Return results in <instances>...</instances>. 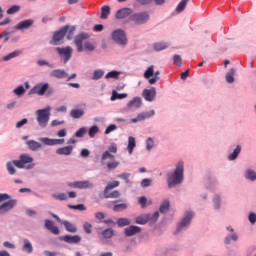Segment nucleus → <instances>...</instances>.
Wrapping results in <instances>:
<instances>
[{
	"mask_svg": "<svg viewBox=\"0 0 256 256\" xmlns=\"http://www.w3.org/2000/svg\"><path fill=\"white\" fill-rule=\"evenodd\" d=\"M183 162H179L176 166L174 173L168 176V187L169 189L175 187L176 185H181L183 183Z\"/></svg>",
	"mask_w": 256,
	"mask_h": 256,
	"instance_id": "1",
	"label": "nucleus"
},
{
	"mask_svg": "<svg viewBox=\"0 0 256 256\" xmlns=\"http://www.w3.org/2000/svg\"><path fill=\"white\" fill-rule=\"evenodd\" d=\"M13 165L18 169H33V157L29 154H20L19 160H13Z\"/></svg>",
	"mask_w": 256,
	"mask_h": 256,
	"instance_id": "2",
	"label": "nucleus"
},
{
	"mask_svg": "<svg viewBox=\"0 0 256 256\" xmlns=\"http://www.w3.org/2000/svg\"><path fill=\"white\" fill-rule=\"evenodd\" d=\"M150 19L149 13L147 12H137L132 13V15L128 18V21L134 23V25H145Z\"/></svg>",
	"mask_w": 256,
	"mask_h": 256,
	"instance_id": "3",
	"label": "nucleus"
},
{
	"mask_svg": "<svg viewBox=\"0 0 256 256\" xmlns=\"http://www.w3.org/2000/svg\"><path fill=\"white\" fill-rule=\"evenodd\" d=\"M51 108H45L42 110L36 111L37 122L40 127H47V123H49V117H51Z\"/></svg>",
	"mask_w": 256,
	"mask_h": 256,
	"instance_id": "4",
	"label": "nucleus"
},
{
	"mask_svg": "<svg viewBox=\"0 0 256 256\" xmlns=\"http://www.w3.org/2000/svg\"><path fill=\"white\" fill-rule=\"evenodd\" d=\"M112 39L118 45H127V36L125 35V31L122 29H117L112 32Z\"/></svg>",
	"mask_w": 256,
	"mask_h": 256,
	"instance_id": "5",
	"label": "nucleus"
},
{
	"mask_svg": "<svg viewBox=\"0 0 256 256\" xmlns=\"http://www.w3.org/2000/svg\"><path fill=\"white\" fill-rule=\"evenodd\" d=\"M193 217H195V213L191 211L185 212L184 218L177 225V233H180L181 230L185 229V227H187L191 223V219H193Z\"/></svg>",
	"mask_w": 256,
	"mask_h": 256,
	"instance_id": "6",
	"label": "nucleus"
},
{
	"mask_svg": "<svg viewBox=\"0 0 256 256\" xmlns=\"http://www.w3.org/2000/svg\"><path fill=\"white\" fill-rule=\"evenodd\" d=\"M49 89V83H38L30 90V95H40L43 96Z\"/></svg>",
	"mask_w": 256,
	"mask_h": 256,
	"instance_id": "7",
	"label": "nucleus"
},
{
	"mask_svg": "<svg viewBox=\"0 0 256 256\" xmlns=\"http://www.w3.org/2000/svg\"><path fill=\"white\" fill-rule=\"evenodd\" d=\"M86 39H89V34L82 32L80 34H78L74 40V43L77 47V51L78 53H82L83 51V41H85Z\"/></svg>",
	"mask_w": 256,
	"mask_h": 256,
	"instance_id": "8",
	"label": "nucleus"
},
{
	"mask_svg": "<svg viewBox=\"0 0 256 256\" xmlns=\"http://www.w3.org/2000/svg\"><path fill=\"white\" fill-rule=\"evenodd\" d=\"M69 187H73L74 189H91L93 187V183L89 180L84 181H76L68 184Z\"/></svg>",
	"mask_w": 256,
	"mask_h": 256,
	"instance_id": "9",
	"label": "nucleus"
},
{
	"mask_svg": "<svg viewBox=\"0 0 256 256\" xmlns=\"http://www.w3.org/2000/svg\"><path fill=\"white\" fill-rule=\"evenodd\" d=\"M133 15V9L129 7H124L119 9L115 14V19H127V17H130Z\"/></svg>",
	"mask_w": 256,
	"mask_h": 256,
	"instance_id": "10",
	"label": "nucleus"
},
{
	"mask_svg": "<svg viewBox=\"0 0 256 256\" xmlns=\"http://www.w3.org/2000/svg\"><path fill=\"white\" fill-rule=\"evenodd\" d=\"M17 205V200H9L2 205H0V215H3L7 213L8 211H11L13 207Z\"/></svg>",
	"mask_w": 256,
	"mask_h": 256,
	"instance_id": "11",
	"label": "nucleus"
},
{
	"mask_svg": "<svg viewBox=\"0 0 256 256\" xmlns=\"http://www.w3.org/2000/svg\"><path fill=\"white\" fill-rule=\"evenodd\" d=\"M155 95H157V90H155V88L145 89L142 92V96L144 97V99L150 102L155 101Z\"/></svg>",
	"mask_w": 256,
	"mask_h": 256,
	"instance_id": "12",
	"label": "nucleus"
},
{
	"mask_svg": "<svg viewBox=\"0 0 256 256\" xmlns=\"http://www.w3.org/2000/svg\"><path fill=\"white\" fill-rule=\"evenodd\" d=\"M35 21L33 19H27L19 22L16 26L15 29L17 31H23L24 29H29Z\"/></svg>",
	"mask_w": 256,
	"mask_h": 256,
	"instance_id": "13",
	"label": "nucleus"
},
{
	"mask_svg": "<svg viewBox=\"0 0 256 256\" xmlns=\"http://www.w3.org/2000/svg\"><path fill=\"white\" fill-rule=\"evenodd\" d=\"M124 233H125L126 237H133V235H137V234L141 233V227L131 225L128 228H125Z\"/></svg>",
	"mask_w": 256,
	"mask_h": 256,
	"instance_id": "14",
	"label": "nucleus"
},
{
	"mask_svg": "<svg viewBox=\"0 0 256 256\" xmlns=\"http://www.w3.org/2000/svg\"><path fill=\"white\" fill-rule=\"evenodd\" d=\"M41 143L44 145H63L65 143L64 139H51V138H40Z\"/></svg>",
	"mask_w": 256,
	"mask_h": 256,
	"instance_id": "15",
	"label": "nucleus"
},
{
	"mask_svg": "<svg viewBox=\"0 0 256 256\" xmlns=\"http://www.w3.org/2000/svg\"><path fill=\"white\" fill-rule=\"evenodd\" d=\"M65 37V27L56 32L53 36V45H59V42Z\"/></svg>",
	"mask_w": 256,
	"mask_h": 256,
	"instance_id": "16",
	"label": "nucleus"
},
{
	"mask_svg": "<svg viewBox=\"0 0 256 256\" xmlns=\"http://www.w3.org/2000/svg\"><path fill=\"white\" fill-rule=\"evenodd\" d=\"M45 227L48 229V231H51L53 235H59V227L55 226L53 221L45 220Z\"/></svg>",
	"mask_w": 256,
	"mask_h": 256,
	"instance_id": "17",
	"label": "nucleus"
},
{
	"mask_svg": "<svg viewBox=\"0 0 256 256\" xmlns=\"http://www.w3.org/2000/svg\"><path fill=\"white\" fill-rule=\"evenodd\" d=\"M65 243H70L73 245H77L78 243H81V236L79 235H65Z\"/></svg>",
	"mask_w": 256,
	"mask_h": 256,
	"instance_id": "18",
	"label": "nucleus"
},
{
	"mask_svg": "<svg viewBox=\"0 0 256 256\" xmlns=\"http://www.w3.org/2000/svg\"><path fill=\"white\" fill-rule=\"evenodd\" d=\"M141 105H143V101L141 100V98L139 97H135L133 100H131L130 102H128V107L130 109H133V107L135 109H139V107H141Z\"/></svg>",
	"mask_w": 256,
	"mask_h": 256,
	"instance_id": "19",
	"label": "nucleus"
},
{
	"mask_svg": "<svg viewBox=\"0 0 256 256\" xmlns=\"http://www.w3.org/2000/svg\"><path fill=\"white\" fill-rule=\"evenodd\" d=\"M23 243L22 251L29 254L33 253V244H31V241L29 239H24Z\"/></svg>",
	"mask_w": 256,
	"mask_h": 256,
	"instance_id": "20",
	"label": "nucleus"
},
{
	"mask_svg": "<svg viewBox=\"0 0 256 256\" xmlns=\"http://www.w3.org/2000/svg\"><path fill=\"white\" fill-rule=\"evenodd\" d=\"M149 221H151V215L145 214L144 216H138L135 223L138 225H146V223H149Z\"/></svg>",
	"mask_w": 256,
	"mask_h": 256,
	"instance_id": "21",
	"label": "nucleus"
},
{
	"mask_svg": "<svg viewBox=\"0 0 256 256\" xmlns=\"http://www.w3.org/2000/svg\"><path fill=\"white\" fill-rule=\"evenodd\" d=\"M30 151H39L41 149V143L35 140H29L26 142Z\"/></svg>",
	"mask_w": 256,
	"mask_h": 256,
	"instance_id": "22",
	"label": "nucleus"
},
{
	"mask_svg": "<svg viewBox=\"0 0 256 256\" xmlns=\"http://www.w3.org/2000/svg\"><path fill=\"white\" fill-rule=\"evenodd\" d=\"M137 147V142L135 141V137L129 136L128 138V153L131 155L133 153V150Z\"/></svg>",
	"mask_w": 256,
	"mask_h": 256,
	"instance_id": "23",
	"label": "nucleus"
},
{
	"mask_svg": "<svg viewBox=\"0 0 256 256\" xmlns=\"http://www.w3.org/2000/svg\"><path fill=\"white\" fill-rule=\"evenodd\" d=\"M83 115H85V111L82 109H73L70 112V116L73 119H81V117H83Z\"/></svg>",
	"mask_w": 256,
	"mask_h": 256,
	"instance_id": "24",
	"label": "nucleus"
},
{
	"mask_svg": "<svg viewBox=\"0 0 256 256\" xmlns=\"http://www.w3.org/2000/svg\"><path fill=\"white\" fill-rule=\"evenodd\" d=\"M153 115H155V110L143 112V113L138 114V120L145 121V119H150V117H153Z\"/></svg>",
	"mask_w": 256,
	"mask_h": 256,
	"instance_id": "25",
	"label": "nucleus"
},
{
	"mask_svg": "<svg viewBox=\"0 0 256 256\" xmlns=\"http://www.w3.org/2000/svg\"><path fill=\"white\" fill-rule=\"evenodd\" d=\"M109 15H111V7L103 6L101 8L100 19H108Z\"/></svg>",
	"mask_w": 256,
	"mask_h": 256,
	"instance_id": "26",
	"label": "nucleus"
},
{
	"mask_svg": "<svg viewBox=\"0 0 256 256\" xmlns=\"http://www.w3.org/2000/svg\"><path fill=\"white\" fill-rule=\"evenodd\" d=\"M75 33V26L66 25L65 26V35L67 39H72Z\"/></svg>",
	"mask_w": 256,
	"mask_h": 256,
	"instance_id": "27",
	"label": "nucleus"
},
{
	"mask_svg": "<svg viewBox=\"0 0 256 256\" xmlns=\"http://www.w3.org/2000/svg\"><path fill=\"white\" fill-rule=\"evenodd\" d=\"M239 153H241V146L240 145H238L234 149L233 153L228 156L229 161H235V159H237V157H239Z\"/></svg>",
	"mask_w": 256,
	"mask_h": 256,
	"instance_id": "28",
	"label": "nucleus"
},
{
	"mask_svg": "<svg viewBox=\"0 0 256 256\" xmlns=\"http://www.w3.org/2000/svg\"><path fill=\"white\" fill-rule=\"evenodd\" d=\"M105 199H119L121 197V193L117 190L111 192V193H104Z\"/></svg>",
	"mask_w": 256,
	"mask_h": 256,
	"instance_id": "29",
	"label": "nucleus"
},
{
	"mask_svg": "<svg viewBox=\"0 0 256 256\" xmlns=\"http://www.w3.org/2000/svg\"><path fill=\"white\" fill-rule=\"evenodd\" d=\"M127 93L119 94L117 91L112 92L111 101H117V99H127Z\"/></svg>",
	"mask_w": 256,
	"mask_h": 256,
	"instance_id": "30",
	"label": "nucleus"
},
{
	"mask_svg": "<svg viewBox=\"0 0 256 256\" xmlns=\"http://www.w3.org/2000/svg\"><path fill=\"white\" fill-rule=\"evenodd\" d=\"M50 75L51 77H56L57 79H63V77H65V71L56 69V70H53L50 73Z\"/></svg>",
	"mask_w": 256,
	"mask_h": 256,
	"instance_id": "31",
	"label": "nucleus"
},
{
	"mask_svg": "<svg viewBox=\"0 0 256 256\" xmlns=\"http://www.w3.org/2000/svg\"><path fill=\"white\" fill-rule=\"evenodd\" d=\"M226 81L227 83L235 82V69H230V71L226 74Z\"/></svg>",
	"mask_w": 256,
	"mask_h": 256,
	"instance_id": "32",
	"label": "nucleus"
},
{
	"mask_svg": "<svg viewBox=\"0 0 256 256\" xmlns=\"http://www.w3.org/2000/svg\"><path fill=\"white\" fill-rule=\"evenodd\" d=\"M131 223V220L129 218H119L117 220L118 227H127Z\"/></svg>",
	"mask_w": 256,
	"mask_h": 256,
	"instance_id": "33",
	"label": "nucleus"
},
{
	"mask_svg": "<svg viewBox=\"0 0 256 256\" xmlns=\"http://www.w3.org/2000/svg\"><path fill=\"white\" fill-rule=\"evenodd\" d=\"M188 3H189V0H181V2L176 7V12L182 13V11H185V7H187Z\"/></svg>",
	"mask_w": 256,
	"mask_h": 256,
	"instance_id": "34",
	"label": "nucleus"
},
{
	"mask_svg": "<svg viewBox=\"0 0 256 256\" xmlns=\"http://www.w3.org/2000/svg\"><path fill=\"white\" fill-rule=\"evenodd\" d=\"M169 47V44L166 42H158L154 44L155 51H163V49H167Z\"/></svg>",
	"mask_w": 256,
	"mask_h": 256,
	"instance_id": "35",
	"label": "nucleus"
},
{
	"mask_svg": "<svg viewBox=\"0 0 256 256\" xmlns=\"http://www.w3.org/2000/svg\"><path fill=\"white\" fill-rule=\"evenodd\" d=\"M113 235H115V232L112 228H107L104 231H102V236L104 237V239H111Z\"/></svg>",
	"mask_w": 256,
	"mask_h": 256,
	"instance_id": "36",
	"label": "nucleus"
},
{
	"mask_svg": "<svg viewBox=\"0 0 256 256\" xmlns=\"http://www.w3.org/2000/svg\"><path fill=\"white\" fill-rule=\"evenodd\" d=\"M68 209H73L75 211H87V207H85V204H77V205H68Z\"/></svg>",
	"mask_w": 256,
	"mask_h": 256,
	"instance_id": "37",
	"label": "nucleus"
},
{
	"mask_svg": "<svg viewBox=\"0 0 256 256\" xmlns=\"http://www.w3.org/2000/svg\"><path fill=\"white\" fill-rule=\"evenodd\" d=\"M65 228L66 231H69V233H77V226L75 224L66 221Z\"/></svg>",
	"mask_w": 256,
	"mask_h": 256,
	"instance_id": "38",
	"label": "nucleus"
},
{
	"mask_svg": "<svg viewBox=\"0 0 256 256\" xmlns=\"http://www.w3.org/2000/svg\"><path fill=\"white\" fill-rule=\"evenodd\" d=\"M6 169L9 173V175H15V173H17V170L15 169V164H13V161L7 162Z\"/></svg>",
	"mask_w": 256,
	"mask_h": 256,
	"instance_id": "39",
	"label": "nucleus"
},
{
	"mask_svg": "<svg viewBox=\"0 0 256 256\" xmlns=\"http://www.w3.org/2000/svg\"><path fill=\"white\" fill-rule=\"evenodd\" d=\"M169 200H164V202L160 205L159 211L160 213H167L169 211Z\"/></svg>",
	"mask_w": 256,
	"mask_h": 256,
	"instance_id": "40",
	"label": "nucleus"
},
{
	"mask_svg": "<svg viewBox=\"0 0 256 256\" xmlns=\"http://www.w3.org/2000/svg\"><path fill=\"white\" fill-rule=\"evenodd\" d=\"M105 75V71L103 70H95L93 73V81H99V79H101V77H103Z\"/></svg>",
	"mask_w": 256,
	"mask_h": 256,
	"instance_id": "41",
	"label": "nucleus"
},
{
	"mask_svg": "<svg viewBox=\"0 0 256 256\" xmlns=\"http://www.w3.org/2000/svg\"><path fill=\"white\" fill-rule=\"evenodd\" d=\"M121 72L119 71H110L106 74V79H118Z\"/></svg>",
	"mask_w": 256,
	"mask_h": 256,
	"instance_id": "42",
	"label": "nucleus"
},
{
	"mask_svg": "<svg viewBox=\"0 0 256 256\" xmlns=\"http://www.w3.org/2000/svg\"><path fill=\"white\" fill-rule=\"evenodd\" d=\"M115 187H119V181H114L109 183L104 190V193H109V191H111V189H115Z\"/></svg>",
	"mask_w": 256,
	"mask_h": 256,
	"instance_id": "43",
	"label": "nucleus"
},
{
	"mask_svg": "<svg viewBox=\"0 0 256 256\" xmlns=\"http://www.w3.org/2000/svg\"><path fill=\"white\" fill-rule=\"evenodd\" d=\"M101 159H102V161H107V159H110L111 161H115V156L113 154H111L109 151H105L102 154Z\"/></svg>",
	"mask_w": 256,
	"mask_h": 256,
	"instance_id": "44",
	"label": "nucleus"
},
{
	"mask_svg": "<svg viewBox=\"0 0 256 256\" xmlns=\"http://www.w3.org/2000/svg\"><path fill=\"white\" fill-rule=\"evenodd\" d=\"M73 55V48H71L70 46H67L65 48V61H69V59H71Z\"/></svg>",
	"mask_w": 256,
	"mask_h": 256,
	"instance_id": "45",
	"label": "nucleus"
},
{
	"mask_svg": "<svg viewBox=\"0 0 256 256\" xmlns=\"http://www.w3.org/2000/svg\"><path fill=\"white\" fill-rule=\"evenodd\" d=\"M155 74V70H153V66H150L144 73L145 79H151L153 75Z\"/></svg>",
	"mask_w": 256,
	"mask_h": 256,
	"instance_id": "46",
	"label": "nucleus"
},
{
	"mask_svg": "<svg viewBox=\"0 0 256 256\" xmlns=\"http://www.w3.org/2000/svg\"><path fill=\"white\" fill-rule=\"evenodd\" d=\"M127 204L125 203H122V204H116L114 205L113 207V211H116V212H120V211H125L127 209Z\"/></svg>",
	"mask_w": 256,
	"mask_h": 256,
	"instance_id": "47",
	"label": "nucleus"
},
{
	"mask_svg": "<svg viewBox=\"0 0 256 256\" xmlns=\"http://www.w3.org/2000/svg\"><path fill=\"white\" fill-rule=\"evenodd\" d=\"M237 239H239V235H237V233H234L231 236H227L225 238V243H226V245H229V243H231V241H237Z\"/></svg>",
	"mask_w": 256,
	"mask_h": 256,
	"instance_id": "48",
	"label": "nucleus"
},
{
	"mask_svg": "<svg viewBox=\"0 0 256 256\" xmlns=\"http://www.w3.org/2000/svg\"><path fill=\"white\" fill-rule=\"evenodd\" d=\"M98 133H99V127H97V126L90 127V129L88 131L89 137H92V138L95 137V135Z\"/></svg>",
	"mask_w": 256,
	"mask_h": 256,
	"instance_id": "49",
	"label": "nucleus"
},
{
	"mask_svg": "<svg viewBox=\"0 0 256 256\" xmlns=\"http://www.w3.org/2000/svg\"><path fill=\"white\" fill-rule=\"evenodd\" d=\"M173 63H174V65H177V67H181L183 65V60L181 59V56H179L177 54L174 55Z\"/></svg>",
	"mask_w": 256,
	"mask_h": 256,
	"instance_id": "50",
	"label": "nucleus"
},
{
	"mask_svg": "<svg viewBox=\"0 0 256 256\" xmlns=\"http://www.w3.org/2000/svg\"><path fill=\"white\" fill-rule=\"evenodd\" d=\"M83 229L89 235L92 233L91 229H93V225H91V223H89V222H85L83 225Z\"/></svg>",
	"mask_w": 256,
	"mask_h": 256,
	"instance_id": "51",
	"label": "nucleus"
},
{
	"mask_svg": "<svg viewBox=\"0 0 256 256\" xmlns=\"http://www.w3.org/2000/svg\"><path fill=\"white\" fill-rule=\"evenodd\" d=\"M113 131H117V125L111 124L105 130V135H109V133H113Z\"/></svg>",
	"mask_w": 256,
	"mask_h": 256,
	"instance_id": "52",
	"label": "nucleus"
},
{
	"mask_svg": "<svg viewBox=\"0 0 256 256\" xmlns=\"http://www.w3.org/2000/svg\"><path fill=\"white\" fill-rule=\"evenodd\" d=\"M20 7L17 5L12 6L7 10V15H14V13H18Z\"/></svg>",
	"mask_w": 256,
	"mask_h": 256,
	"instance_id": "53",
	"label": "nucleus"
},
{
	"mask_svg": "<svg viewBox=\"0 0 256 256\" xmlns=\"http://www.w3.org/2000/svg\"><path fill=\"white\" fill-rule=\"evenodd\" d=\"M13 93H14L15 95H23V94L25 93V87H23V86H18L17 88H15V89L13 90Z\"/></svg>",
	"mask_w": 256,
	"mask_h": 256,
	"instance_id": "54",
	"label": "nucleus"
},
{
	"mask_svg": "<svg viewBox=\"0 0 256 256\" xmlns=\"http://www.w3.org/2000/svg\"><path fill=\"white\" fill-rule=\"evenodd\" d=\"M151 183H153V180H151L149 178H144L141 181V187H151Z\"/></svg>",
	"mask_w": 256,
	"mask_h": 256,
	"instance_id": "55",
	"label": "nucleus"
},
{
	"mask_svg": "<svg viewBox=\"0 0 256 256\" xmlns=\"http://www.w3.org/2000/svg\"><path fill=\"white\" fill-rule=\"evenodd\" d=\"M84 49L86 51H95V46L93 45V43L87 41L84 43Z\"/></svg>",
	"mask_w": 256,
	"mask_h": 256,
	"instance_id": "56",
	"label": "nucleus"
},
{
	"mask_svg": "<svg viewBox=\"0 0 256 256\" xmlns=\"http://www.w3.org/2000/svg\"><path fill=\"white\" fill-rule=\"evenodd\" d=\"M247 179H250V181H255L256 180V173L253 172L252 170H248L246 173Z\"/></svg>",
	"mask_w": 256,
	"mask_h": 256,
	"instance_id": "57",
	"label": "nucleus"
},
{
	"mask_svg": "<svg viewBox=\"0 0 256 256\" xmlns=\"http://www.w3.org/2000/svg\"><path fill=\"white\" fill-rule=\"evenodd\" d=\"M155 142H153V138H148L146 141V148L148 151H151L152 147H154Z\"/></svg>",
	"mask_w": 256,
	"mask_h": 256,
	"instance_id": "58",
	"label": "nucleus"
},
{
	"mask_svg": "<svg viewBox=\"0 0 256 256\" xmlns=\"http://www.w3.org/2000/svg\"><path fill=\"white\" fill-rule=\"evenodd\" d=\"M117 167H119V162L115 161V160H112V162L108 163L107 164V168L109 170L111 169H117Z\"/></svg>",
	"mask_w": 256,
	"mask_h": 256,
	"instance_id": "59",
	"label": "nucleus"
},
{
	"mask_svg": "<svg viewBox=\"0 0 256 256\" xmlns=\"http://www.w3.org/2000/svg\"><path fill=\"white\" fill-rule=\"evenodd\" d=\"M85 133H87V128L82 127L76 132V137H84Z\"/></svg>",
	"mask_w": 256,
	"mask_h": 256,
	"instance_id": "60",
	"label": "nucleus"
},
{
	"mask_svg": "<svg viewBox=\"0 0 256 256\" xmlns=\"http://www.w3.org/2000/svg\"><path fill=\"white\" fill-rule=\"evenodd\" d=\"M138 203L142 208L147 207V198L145 196H141L138 200Z\"/></svg>",
	"mask_w": 256,
	"mask_h": 256,
	"instance_id": "61",
	"label": "nucleus"
},
{
	"mask_svg": "<svg viewBox=\"0 0 256 256\" xmlns=\"http://www.w3.org/2000/svg\"><path fill=\"white\" fill-rule=\"evenodd\" d=\"M27 122H28L27 118L22 119L21 121L17 122L16 128L21 129V127H23V125H27Z\"/></svg>",
	"mask_w": 256,
	"mask_h": 256,
	"instance_id": "62",
	"label": "nucleus"
},
{
	"mask_svg": "<svg viewBox=\"0 0 256 256\" xmlns=\"http://www.w3.org/2000/svg\"><path fill=\"white\" fill-rule=\"evenodd\" d=\"M248 219H249L250 223H252V225L255 224V223H256V214L253 213V212H251V213L249 214Z\"/></svg>",
	"mask_w": 256,
	"mask_h": 256,
	"instance_id": "63",
	"label": "nucleus"
},
{
	"mask_svg": "<svg viewBox=\"0 0 256 256\" xmlns=\"http://www.w3.org/2000/svg\"><path fill=\"white\" fill-rule=\"evenodd\" d=\"M107 151H109V153H117V144H111Z\"/></svg>",
	"mask_w": 256,
	"mask_h": 256,
	"instance_id": "64",
	"label": "nucleus"
}]
</instances>
